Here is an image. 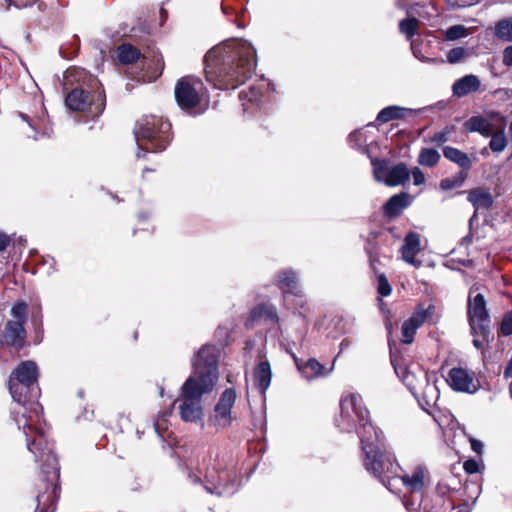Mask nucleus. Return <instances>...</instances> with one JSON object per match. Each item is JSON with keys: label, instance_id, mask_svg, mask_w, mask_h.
Masks as SVG:
<instances>
[{"label": "nucleus", "instance_id": "obj_1", "mask_svg": "<svg viewBox=\"0 0 512 512\" xmlns=\"http://www.w3.org/2000/svg\"><path fill=\"white\" fill-rule=\"evenodd\" d=\"M38 367L35 362H21L11 373L8 381L10 394L15 401L11 410V419L25 437L27 450L37 458L46 456L49 464H54L51 449L47 445V427L43 417V408L38 402Z\"/></svg>", "mask_w": 512, "mask_h": 512}, {"label": "nucleus", "instance_id": "obj_2", "mask_svg": "<svg viewBox=\"0 0 512 512\" xmlns=\"http://www.w3.org/2000/svg\"><path fill=\"white\" fill-rule=\"evenodd\" d=\"M256 50L245 40H229L212 47L204 57L206 80L221 90L236 89L252 75Z\"/></svg>", "mask_w": 512, "mask_h": 512}, {"label": "nucleus", "instance_id": "obj_3", "mask_svg": "<svg viewBox=\"0 0 512 512\" xmlns=\"http://www.w3.org/2000/svg\"><path fill=\"white\" fill-rule=\"evenodd\" d=\"M198 472L199 475L190 472L189 479L211 495L232 496L240 487L235 465L230 459L220 457L218 454L214 458L211 455L205 458Z\"/></svg>", "mask_w": 512, "mask_h": 512}, {"label": "nucleus", "instance_id": "obj_4", "mask_svg": "<svg viewBox=\"0 0 512 512\" xmlns=\"http://www.w3.org/2000/svg\"><path fill=\"white\" fill-rule=\"evenodd\" d=\"M70 82H77L66 96V106L72 111L87 112L91 118L99 117L105 108V94L99 80L83 68H72L66 72Z\"/></svg>", "mask_w": 512, "mask_h": 512}, {"label": "nucleus", "instance_id": "obj_5", "mask_svg": "<svg viewBox=\"0 0 512 512\" xmlns=\"http://www.w3.org/2000/svg\"><path fill=\"white\" fill-rule=\"evenodd\" d=\"M362 450L365 455L364 465L366 470L391 492H395V485L392 476H396L398 472H402V468L396 462L392 453L387 452L381 436L378 432V438L367 435L361 436Z\"/></svg>", "mask_w": 512, "mask_h": 512}, {"label": "nucleus", "instance_id": "obj_6", "mask_svg": "<svg viewBox=\"0 0 512 512\" xmlns=\"http://www.w3.org/2000/svg\"><path fill=\"white\" fill-rule=\"evenodd\" d=\"M340 415L335 419L336 426L342 431L351 433L357 431L362 435L378 438V432L370 421L368 409L363 404L361 395L351 393L341 399Z\"/></svg>", "mask_w": 512, "mask_h": 512}, {"label": "nucleus", "instance_id": "obj_7", "mask_svg": "<svg viewBox=\"0 0 512 512\" xmlns=\"http://www.w3.org/2000/svg\"><path fill=\"white\" fill-rule=\"evenodd\" d=\"M171 124L162 117L143 116L134 127L135 140L138 146L137 158H142L145 152H160L171 140Z\"/></svg>", "mask_w": 512, "mask_h": 512}, {"label": "nucleus", "instance_id": "obj_8", "mask_svg": "<svg viewBox=\"0 0 512 512\" xmlns=\"http://www.w3.org/2000/svg\"><path fill=\"white\" fill-rule=\"evenodd\" d=\"M220 356L221 351L215 345H202L191 358L192 374L188 378L205 388L214 389L219 380Z\"/></svg>", "mask_w": 512, "mask_h": 512}, {"label": "nucleus", "instance_id": "obj_9", "mask_svg": "<svg viewBox=\"0 0 512 512\" xmlns=\"http://www.w3.org/2000/svg\"><path fill=\"white\" fill-rule=\"evenodd\" d=\"M174 92L178 106L187 114L197 116L207 110V91L200 78L192 75L180 78Z\"/></svg>", "mask_w": 512, "mask_h": 512}, {"label": "nucleus", "instance_id": "obj_10", "mask_svg": "<svg viewBox=\"0 0 512 512\" xmlns=\"http://www.w3.org/2000/svg\"><path fill=\"white\" fill-rule=\"evenodd\" d=\"M213 390L196 383L192 378H187L180 389L179 396L173 402L179 411L180 418L192 423L202 420L203 397Z\"/></svg>", "mask_w": 512, "mask_h": 512}, {"label": "nucleus", "instance_id": "obj_11", "mask_svg": "<svg viewBox=\"0 0 512 512\" xmlns=\"http://www.w3.org/2000/svg\"><path fill=\"white\" fill-rule=\"evenodd\" d=\"M472 289L468 298V319L473 336H482L487 340L490 334V316L486 307V301L481 293L472 296Z\"/></svg>", "mask_w": 512, "mask_h": 512}, {"label": "nucleus", "instance_id": "obj_12", "mask_svg": "<svg viewBox=\"0 0 512 512\" xmlns=\"http://www.w3.org/2000/svg\"><path fill=\"white\" fill-rule=\"evenodd\" d=\"M260 324L279 326L280 316L278 314L277 307L273 303L264 301L256 304L249 311L244 326L247 329H253Z\"/></svg>", "mask_w": 512, "mask_h": 512}, {"label": "nucleus", "instance_id": "obj_13", "mask_svg": "<svg viewBox=\"0 0 512 512\" xmlns=\"http://www.w3.org/2000/svg\"><path fill=\"white\" fill-rule=\"evenodd\" d=\"M236 401V391L226 388L214 407V414L210 417V423L217 429H223L231 424V410Z\"/></svg>", "mask_w": 512, "mask_h": 512}, {"label": "nucleus", "instance_id": "obj_14", "mask_svg": "<svg viewBox=\"0 0 512 512\" xmlns=\"http://www.w3.org/2000/svg\"><path fill=\"white\" fill-rule=\"evenodd\" d=\"M426 478L427 469L422 465L415 467L411 473L401 474L398 472L396 476H392L395 489L397 484L401 483L408 492L419 495H422Z\"/></svg>", "mask_w": 512, "mask_h": 512}, {"label": "nucleus", "instance_id": "obj_15", "mask_svg": "<svg viewBox=\"0 0 512 512\" xmlns=\"http://www.w3.org/2000/svg\"><path fill=\"white\" fill-rule=\"evenodd\" d=\"M447 381L450 387L458 392L473 394L479 389V382L467 370L461 367L450 369Z\"/></svg>", "mask_w": 512, "mask_h": 512}, {"label": "nucleus", "instance_id": "obj_16", "mask_svg": "<svg viewBox=\"0 0 512 512\" xmlns=\"http://www.w3.org/2000/svg\"><path fill=\"white\" fill-rule=\"evenodd\" d=\"M287 351L291 354L298 370L302 374V376L308 380H314L320 377L328 376L334 369V364L330 369H326L324 365H322L317 359L310 358L307 361L303 362L300 360L291 350L287 349Z\"/></svg>", "mask_w": 512, "mask_h": 512}, {"label": "nucleus", "instance_id": "obj_17", "mask_svg": "<svg viewBox=\"0 0 512 512\" xmlns=\"http://www.w3.org/2000/svg\"><path fill=\"white\" fill-rule=\"evenodd\" d=\"M391 363L394 367L395 373L402 380L405 386L415 395L418 383L420 380L425 381L421 377L420 369L417 365H405L398 363L393 357H391Z\"/></svg>", "mask_w": 512, "mask_h": 512}, {"label": "nucleus", "instance_id": "obj_18", "mask_svg": "<svg viewBox=\"0 0 512 512\" xmlns=\"http://www.w3.org/2000/svg\"><path fill=\"white\" fill-rule=\"evenodd\" d=\"M26 331L20 321H8L0 331V344L14 346L21 349L24 345Z\"/></svg>", "mask_w": 512, "mask_h": 512}, {"label": "nucleus", "instance_id": "obj_19", "mask_svg": "<svg viewBox=\"0 0 512 512\" xmlns=\"http://www.w3.org/2000/svg\"><path fill=\"white\" fill-rule=\"evenodd\" d=\"M47 445L51 449V455L55 459V463L54 464H49L48 461H47V457L46 456L41 457V458H37L36 454H34L33 452H30V453L34 455L35 462L40 465L41 472H42V474L44 476L43 480L45 482H47L46 489H49V486H52L53 487L52 493L54 495H56L57 486L54 483L59 478L60 469H59V466H58L57 458H56V456H55V454L53 452V443L50 442L47 439Z\"/></svg>", "mask_w": 512, "mask_h": 512}, {"label": "nucleus", "instance_id": "obj_20", "mask_svg": "<svg viewBox=\"0 0 512 512\" xmlns=\"http://www.w3.org/2000/svg\"><path fill=\"white\" fill-rule=\"evenodd\" d=\"M276 285L281 289L284 299L289 294L302 297V291L298 287V274L292 269H284L279 271L275 276Z\"/></svg>", "mask_w": 512, "mask_h": 512}, {"label": "nucleus", "instance_id": "obj_21", "mask_svg": "<svg viewBox=\"0 0 512 512\" xmlns=\"http://www.w3.org/2000/svg\"><path fill=\"white\" fill-rule=\"evenodd\" d=\"M402 259L408 264L419 268L422 262L416 259L420 252V235L416 232H409L404 238V244L400 249Z\"/></svg>", "mask_w": 512, "mask_h": 512}, {"label": "nucleus", "instance_id": "obj_22", "mask_svg": "<svg viewBox=\"0 0 512 512\" xmlns=\"http://www.w3.org/2000/svg\"><path fill=\"white\" fill-rule=\"evenodd\" d=\"M398 6L406 10L407 18L399 22V30L405 35L407 40H410L414 35L417 34L419 20L417 17H422V13L415 11V7H406L402 1L398 2Z\"/></svg>", "mask_w": 512, "mask_h": 512}, {"label": "nucleus", "instance_id": "obj_23", "mask_svg": "<svg viewBox=\"0 0 512 512\" xmlns=\"http://www.w3.org/2000/svg\"><path fill=\"white\" fill-rule=\"evenodd\" d=\"M410 205L407 192H400L390 197L383 206V214L387 218L398 217Z\"/></svg>", "mask_w": 512, "mask_h": 512}, {"label": "nucleus", "instance_id": "obj_24", "mask_svg": "<svg viewBox=\"0 0 512 512\" xmlns=\"http://www.w3.org/2000/svg\"><path fill=\"white\" fill-rule=\"evenodd\" d=\"M272 380V370L269 361H260L254 368L253 381L258 391L265 395Z\"/></svg>", "mask_w": 512, "mask_h": 512}, {"label": "nucleus", "instance_id": "obj_25", "mask_svg": "<svg viewBox=\"0 0 512 512\" xmlns=\"http://www.w3.org/2000/svg\"><path fill=\"white\" fill-rule=\"evenodd\" d=\"M422 109H411L397 105H391L379 111L376 120L380 123H387L391 120L403 119L408 116L419 114Z\"/></svg>", "mask_w": 512, "mask_h": 512}, {"label": "nucleus", "instance_id": "obj_26", "mask_svg": "<svg viewBox=\"0 0 512 512\" xmlns=\"http://www.w3.org/2000/svg\"><path fill=\"white\" fill-rule=\"evenodd\" d=\"M481 82L475 75H466L456 80L452 86L453 94L457 97H464L479 89Z\"/></svg>", "mask_w": 512, "mask_h": 512}, {"label": "nucleus", "instance_id": "obj_27", "mask_svg": "<svg viewBox=\"0 0 512 512\" xmlns=\"http://www.w3.org/2000/svg\"><path fill=\"white\" fill-rule=\"evenodd\" d=\"M443 155L446 159L457 164L464 171L470 170L473 165V161L477 160L476 156L471 159L465 152L451 146L443 148Z\"/></svg>", "mask_w": 512, "mask_h": 512}, {"label": "nucleus", "instance_id": "obj_28", "mask_svg": "<svg viewBox=\"0 0 512 512\" xmlns=\"http://www.w3.org/2000/svg\"><path fill=\"white\" fill-rule=\"evenodd\" d=\"M420 374L421 377L425 379L426 386L423 392V396L418 400V402L423 410L429 412V408H431L439 398V393L437 387L429 383L427 373L425 371H420Z\"/></svg>", "mask_w": 512, "mask_h": 512}, {"label": "nucleus", "instance_id": "obj_29", "mask_svg": "<svg viewBox=\"0 0 512 512\" xmlns=\"http://www.w3.org/2000/svg\"><path fill=\"white\" fill-rule=\"evenodd\" d=\"M410 178V172L405 163H398L391 167L389 176L386 179V185L389 187L405 184Z\"/></svg>", "mask_w": 512, "mask_h": 512}, {"label": "nucleus", "instance_id": "obj_30", "mask_svg": "<svg viewBox=\"0 0 512 512\" xmlns=\"http://www.w3.org/2000/svg\"><path fill=\"white\" fill-rule=\"evenodd\" d=\"M435 310L436 307L433 304H429L427 307H425L424 304L420 303L415 307L412 315L407 320L417 328H420L425 323V321L432 318Z\"/></svg>", "mask_w": 512, "mask_h": 512}, {"label": "nucleus", "instance_id": "obj_31", "mask_svg": "<svg viewBox=\"0 0 512 512\" xmlns=\"http://www.w3.org/2000/svg\"><path fill=\"white\" fill-rule=\"evenodd\" d=\"M465 128L469 132H478L483 136H490L492 127L489 121L481 116H473L468 119L465 124Z\"/></svg>", "mask_w": 512, "mask_h": 512}, {"label": "nucleus", "instance_id": "obj_32", "mask_svg": "<svg viewBox=\"0 0 512 512\" xmlns=\"http://www.w3.org/2000/svg\"><path fill=\"white\" fill-rule=\"evenodd\" d=\"M262 91L257 87H250L249 91H241L239 98L242 102L244 112H248L253 106H258L261 102Z\"/></svg>", "mask_w": 512, "mask_h": 512}, {"label": "nucleus", "instance_id": "obj_33", "mask_svg": "<svg viewBox=\"0 0 512 512\" xmlns=\"http://www.w3.org/2000/svg\"><path fill=\"white\" fill-rule=\"evenodd\" d=\"M368 156L371 159L374 179L377 182H383L386 184V179L388 178L389 171L391 170L389 161L386 159H378L371 157L369 154Z\"/></svg>", "mask_w": 512, "mask_h": 512}, {"label": "nucleus", "instance_id": "obj_34", "mask_svg": "<svg viewBox=\"0 0 512 512\" xmlns=\"http://www.w3.org/2000/svg\"><path fill=\"white\" fill-rule=\"evenodd\" d=\"M468 200L476 210L489 209L493 204L491 194L480 190H472L468 195Z\"/></svg>", "mask_w": 512, "mask_h": 512}, {"label": "nucleus", "instance_id": "obj_35", "mask_svg": "<svg viewBox=\"0 0 512 512\" xmlns=\"http://www.w3.org/2000/svg\"><path fill=\"white\" fill-rule=\"evenodd\" d=\"M117 57L122 64H132L140 58V51L133 45L125 43L118 47Z\"/></svg>", "mask_w": 512, "mask_h": 512}, {"label": "nucleus", "instance_id": "obj_36", "mask_svg": "<svg viewBox=\"0 0 512 512\" xmlns=\"http://www.w3.org/2000/svg\"><path fill=\"white\" fill-rule=\"evenodd\" d=\"M495 35L498 39L512 41V18H506L498 21L495 25Z\"/></svg>", "mask_w": 512, "mask_h": 512}, {"label": "nucleus", "instance_id": "obj_37", "mask_svg": "<svg viewBox=\"0 0 512 512\" xmlns=\"http://www.w3.org/2000/svg\"><path fill=\"white\" fill-rule=\"evenodd\" d=\"M441 156L436 149L423 148L418 156V163L426 167H434L440 160Z\"/></svg>", "mask_w": 512, "mask_h": 512}, {"label": "nucleus", "instance_id": "obj_38", "mask_svg": "<svg viewBox=\"0 0 512 512\" xmlns=\"http://www.w3.org/2000/svg\"><path fill=\"white\" fill-rule=\"evenodd\" d=\"M491 139L489 142V147L493 152L500 153L507 146L506 136L503 130L497 131L495 133L490 134Z\"/></svg>", "mask_w": 512, "mask_h": 512}, {"label": "nucleus", "instance_id": "obj_39", "mask_svg": "<svg viewBox=\"0 0 512 512\" xmlns=\"http://www.w3.org/2000/svg\"><path fill=\"white\" fill-rule=\"evenodd\" d=\"M348 142L351 147L361 149L364 153L368 154V150L364 146L366 137L362 129L351 132L348 136Z\"/></svg>", "mask_w": 512, "mask_h": 512}, {"label": "nucleus", "instance_id": "obj_40", "mask_svg": "<svg viewBox=\"0 0 512 512\" xmlns=\"http://www.w3.org/2000/svg\"><path fill=\"white\" fill-rule=\"evenodd\" d=\"M454 132L455 127L453 125H447L441 131L436 132L431 137V142L436 144L437 146H441L442 144L450 140V137Z\"/></svg>", "mask_w": 512, "mask_h": 512}, {"label": "nucleus", "instance_id": "obj_41", "mask_svg": "<svg viewBox=\"0 0 512 512\" xmlns=\"http://www.w3.org/2000/svg\"><path fill=\"white\" fill-rule=\"evenodd\" d=\"M469 56V52L464 47H456L451 49L447 53V61L451 64H456L463 61L465 58Z\"/></svg>", "mask_w": 512, "mask_h": 512}, {"label": "nucleus", "instance_id": "obj_42", "mask_svg": "<svg viewBox=\"0 0 512 512\" xmlns=\"http://www.w3.org/2000/svg\"><path fill=\"white\" fill-rule=\"evenodd\" d=\"M294 314L297 315L301 319V322H302L301 327L296 329L294 339H292V344L295 346L298 343L302 344V342L304 341L305 336L307 334L308 327H307L306 319H305V316L303 313L294 312Z\"/></svg>", "mask_w": 512, "mask_h": 512}, {"label": "nucleus", "instance_id": "obj_43", "mask_svg": "<svg viewBox=\"0 0 512 512\" xmlns=\"http://www.w3.org/2000/svg\"><path fill=\"white\" fill-rule=\"evenodd\" d=\"M468 35V30L463 25H453L445 31V37L448 40L454 41Z\"/></svg>", "mask_w": 512, "mask_h": 512}, {"label": "nucleus", "instance_id": "obj_44", "mask_svg": "<svg viewBox=\"0 0 512 512\" xmlns=\"http://www.w3.org/2000/svg\"><path fill=\"white\" fill-rule=\"evenodd\" d=\"M417 329L418 328L409 323L408 320L404 321L401 328L402 342L405 344H411L414 340Z\"/></svg>", "mask_w": 512, "mask_h": 512}, {"label": "nucleus", "instance_id": "obj_45", "mask_svg": "<svg viewBox=\"0 0 512 512\" xmlns=\"http://www.w3.org/2000/svg\"><path fill=\"white\" fill-rule=\"evenodd\" d=\"M27 305L24 302H18L13 305L11 309V315L15 318L14 321H20L22 325L26 320Z\"/></svg>", "mask_w": 512, "mask_h": 512}, {"label": "nucleus", "instance_id": "obj_46", "mask_svg": "<svg viewBox=\"0 0 512 512\" xmlns=\"http://www.w3.org/2000/svg\"><path fill=\"white\" fill-rule=\"evenodd\" d=\"M408 7H415V11L421 12L422 17L421 19H427L430 20V17H437L438 16V10L433 5H409Z\"/></svg>", "mask_w": 512, "mask_h": 512}, {"label": "nucleus", "instance_id": "obj_47", "mask_svg": "<svg viewBox=\"0 0 512 512\" xmlns=\"http://www.w3.org/2000/svg\"><path fill=\"white\" fill-rule=\"evenodd\" d=\"M465 177H466L465 175L461 174L459 177L445 178V179L441 180L440 187L443 190H451L454 188L461 187L465 180Z\"/></svg>", "mask_w": 512, "mask_h": 512}, {"label": "nucleus", "instance_id": "obj_48", "mask_svg": "<svg viewBox=\"0 0 512 512\" xmlns=\"http://www.w3.org/2000/svg\"><path fill=\"white\" fill-rule=\"evenodd\" d=\"M377 291L382 297H387L391 294V285L384 273L378 275Z\"/></svg>", "mask_w": 512, "mask_h": 512}, {"label": "nucleus", "instance_id": "obj_49", "mask_svg": "<svg viewBox=\"0 0 512 512\" xmlns=\"http://www.w3.org/2000/svg\"><path fill=\"white\" fill-rule=\"evenodd\" d=\"M499 334L506 337L512 335V312H508L503 316L499 328Z\"/></svg>", "mask_w": 512, "mask_h": 512}, {"label": "nucleus", "instance_id": "obj_50", "mask_svg": "<svg viewBox=\"0 0 512 512\" xmlns=\"http://www.w3.org/2000/svg\"><path fill=\"white\" fill-rule=\"evenodd\" d=\"M53 506L51 496L38 495L37 496V507L35 512H49V509Z\"/></svg>", "mask_w": 512, "mask_h": 512}, {"label": "nucleus", "instance_id": "obj_51", "mask_svg": "<svg viewBox=\"0 0 512 512\" xmlns=\"http://www.w3.org/2000/svg\"><path fill=\"white\" fill-rule=\"evenodd\" d=\"M411 175L413 177V182L415 185L419 186L425 182L424 173L418 167L412 169Z\"/></svg>", "mask_w": 512, "mask_h": 512}, {"label": "nucleus", "instance_id": "obj_52", "mask_svg": "<svg viewBox=\"0 0 512 512\" xmlns=\"http://www.w3.org/2000/svg\"><path fill=\"white\" fill-rule=\"evenodd\" d=\"M8 7L13 5L16 8H24L31 6L37 2V0H6Z\"/></svg>", "mask_w": 512, "mask_h": 512}, {"label": "nucleus", "instance_id": "obj_53", "mask_svg": "<svg viewBox=\"0 0 512 512\" xmlns=\"http://www.w3.org/2000/svg\"><path fill=\"white\" fill-rule=\"evenodd\" d=\"M463 467H464V470L468 474H474V473L478 472V470H479L478 462L473 459H469V460L465 461Z\"/></svg>", "mask_w": 512, "mask_h": 512}, {"label": "nucleus", "instance_id": "obj_54", "mask_svg": "<svg viewBox=\"0 0 512 512\" xmlns=\"http://www.w3.org/2000/svg\"><path fill=\"white\" fill-rule=\"evenodd\" d=\"M368 257H369V263L371 269L377 273L378 272V264H379V258L377 254L373 253L370 249H366Z\"/></svg>", "mask_w": 512, "mask_h": 512}, {"label": "nucleus", "instance_id": "obj_55", "mask_svg": "<svg viewBox=\"0 0 512 512\" xmlns=\"http://www.w3.org/2000/svg\"><path fill=\"white\" fill-rule=\"evenodd\" d=\"M215 337L220 341L224 342L229 337V330L226 327L219 326L215 331Z\"/></svg>", "mask_w": 512, "mask_h": 512}, {"label": "nucleus", "instance_id": "obj_56", "mask_svg": "<svg viewBox=\"0 0 512 512\" xmlns=\"http://www.w3.org/2000/svg\"><path fill=\"white\" fill-rule=\"evenodd\" d=\"M477 214L476 212L473 214V216L470 218L469 220V226H470V230H472V222L473 220L476 218ZM472 243V231L469 232L468 235H466L462 240H461V246H469L470 244Z\"/></svg>", "mask_w": 512, "mask_h": 512}, {"label": "nucleus", "instance_id": "obj_57", "mask_svg": "<svg viewBox=\"0 0 512 512\" xmlns=\"http://www.w3.org/2000/svg\"><path fill=\"white\" fill-rule=\"evenodd\" d=\"M503 63L506 66H512V45L508 46L503 51Z\"/></svg>", "mask_w": 512, "mask_h": 512}, {"label": "nucleus", "instance_id": "obj_58", "mask_svg": "<svg viewBox=\"0 0 512 512\" xmlns=\"http://www.w3.org/2000/svg\"><path fill=\"white\" fill-rule=\"evenodd\" d=\"M10 237L2 232H0V252L4 251L7 246L10 244Z\"/></svg>", "mask_w": 512, "mask_h": 512}, {"label": "nucleus", "instance_id": "obj_59", "mask_svg": "<svg viewBox=\"0 0 512 512\" xmlns=\"http://www.w3.org/2000/svg\"><path fill=\"white\" fill-rule=\"evenodd\" d=\"M436 491L439 496H445L447 493L450 492V488L448 484L442 482L437 485Z\"/></svg>", "mask_w": 512, "mask_h": 512}, {"label": "nucleus", "instance_id": "obj_60", "mask_svg": "<svg viewBox=\"0 0 512 512\" xmlns=\"http://www.w3.org/2000/svg\"><path fill=\"white\" fill-rule=\"evenodd\" d=\"M471 449L477 454H481L483 451V443L476 439H471Z\"/></svg>", "mask_w": 512, "mask_h": 512}, {"label": "nucleus", "instance_id": "obj_61", "mask_svg": "<svg viewBox=\"0 0 512 512\" xmlns=\"http://www.w3.org/2000/svg\"><path fill=\"white\" fill-rule=\"evenodd\" d=\"M46 263H49L50 264V268L48 269L47 271V274L48 275H51L52 273L56 272L57 271V268H56V261L54 258H51L50 260H47Z\"/></svg>", "mask_w": 512, "mask_h": 512}, {"label": "nucleus", "instance_id": "obj_62", "mask_svg": "<svg viewBox=\"0 0 512 512\" xmlns=\"http://www.w3.org/2000/svg\"><path fill=\"white\" fill-rule=\"evenodd\" d=\"M504 377L506 379L512 377V358L509 360V362L504 370Z\"/></svg>", "mask_w": 512, "mask_h": 512}, {"label": "nucleus", "instance_id": "obj_63", "mask_svg": "<svg viewBox=\"0 0 512 512\" xmlns=\"http://www.w3.org/2000/svg\"><path fill=\"white\" fill-rule=\"evenodd\" d=\"M403 503H404V505H405V507H406V509H407V510L412 511V510H414V509H415V507H414V506H415V503H414V502H412V501H410V500H408V499H405V500L403 501Z\"/></svg>", "mask_w": 512, "mask_h": 512}, {"label": "nucleus", "instance_id": "obj_64", "mask_svg": "<svg viewBox=\"0 0 512 512\" xmlns=\"http://www.w3.org/2000/svg\"><path fill=\"white\" fill-rule=\"evenodd\" d=\"M473 345L477 348V349H482L483 348V341L478 339V338H474L473 340Z\"/></svg>", "mask_w": 512, "mask_h": 512}]
</instances>
